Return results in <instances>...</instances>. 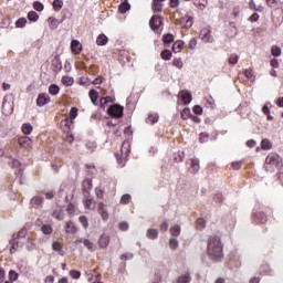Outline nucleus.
Listing matches in <instances>:
<instances>
[{
  "label": "nucleus",
  "instance_id": "obj_63",
  "mask_svg": "<svg viewBox=\"0 0 283 283\" xmlns=\"http://www.w3.org/2000/svg\"><path fill=\"white\" fill-rule=\"evenodd\" d=\"M192 111L195 114L200 115V114H202V106L196 105V106H193Z\"/></svg>",
  "mask_w": 283,
  "mask_h": 283
},
{
  "label": "nucleus",
  "instance_id": "obj_33",
  "mask_svg": "<svg viewBox=\"0 0 283 283\" xmlns=\"http://www.w3.org/2000/svg\"><path fill=\"white\" fill-rule=\"evenodd\" d=\"M132 4H129V2H122L119 4V12H122V14H125V12H128V10H130Z\"/></svg>",
  "mask_w": 283,
  "mask_h": 283
},
{
  "label": "nucleus",
  "instance_id": "obj_9",
  "mask_svg": "<svg viewBox=\"0 0 283 283\" xmlns=\"http://www.w3.org/2000/svg\"><path fill=\"white\" fill-rule=\"evenodd\" d=\"M200 38L203 43H213V35H211V30L209 29H202L200 31Z\"/></svg>",
  "mask_w": 283,
  "mask_h": 283
},
{
  "label": "nucleus",
  "instance_id": "obj_13",
  "mask_svg": "<svg viewBox=\"0 0 283 283\" xmlns=\"http://www.w3.org/2000/svg\"><path fill=\"white\" fill-rule=\"evenodd\" d=\"M71 50L73 54L78 55L81 52H83V44H81L78 40H72Z\"/></svg>",
  "mask_w": 283,
  "mask_h": 283
},
{
  "label": "nucleus",
  "instance_id": "obj_2",
  "mask_svg": "<svg viewBox=\"0 0 283 283\" xmlns=\"http://www.w3.org/2000/svg\"><path fill=\"white\" fill-rule=\"evenodd\" d=\"M280 165H282V157L277 154L272 153L265 158L264 168L266 171H270V174H273L275 169H280Z\"/></svg>",
  "mask_w": 283,
  "mask_h": 283
},
{
  "label": "nucleus",
  "instance_id": "obj_32",
  "mask_svg": "<svg viewBox=\"0 0 283 283\" xmlns=\"http://www.w3.org/2000/svg\"><path fill=\"white\" fill-rule=\"evenodd\" d=\"M181 228L178 224H175L170 228V234L174 235V238H178L180 235Z\"/></svg>",
  "mask_w": 283,
  "mask_h": 283
},
{
  "label": "nucleus",
  "instance_id": "obj_27",
  "mask_svg": "<svg viewBox=\"0 0 283 283\" xmlns=\"http://www.w3.org/2000/svg\"><path fill=\"white\" fill-rule=\"evenodd\" d=\"M88 96L93 103V105H97L96 102L98 101V92L96 90H91Z\"/></svg>",
  "mask_w": 283,
  "mask_h": 283
},
{
  "label": "nucleus",
  "instance_id": "obj_53",
  "mask_svg": "<svg viewBox=\"0 0 283 283\" xmlns=\"http://www.w3.org/2000/svg\"><path fill=\"white\" fill-rule=\"evenodd\" d=\"M76 116H78V108L77 107H72L70 111V118L72 120H74V118H76Z\"/></svg>",
  "mask_w": 283,
  "mask_h": 283
},
{
  "label": "nucleus",
  "instance_id": "obj_14",
  "mask_svg": "<svg viewBox=\"0 0 283 283\" xmlns=\"http://www.w3.org/2000/svg\"><path fill=\"white\" fill-rule=\"evenodd\" d=\"M30 205L34 209H41V207H43V197L41 196L33 197L30 201Z\"/></svg>",
  "mask_w": 283,
  "mask_h": 283
},
{
  "label": "nucleus",
  "instance_id": "obj_5",
  "mask_svg": "<svg viewBox=\"0 0 283 283\" xmlns=\"http://www.w3.org/2000/svg\"><path fill=\"white\" fill-rule=\"evenodd\" d=\"M2 108L7 114H12V112H14V97L6 96L2 103Z\"/></svg>",
  "mask_w": 283,
  "mask_h": 283
},
{
  "label": "nucleus",
  "instance_id": "obj_34",
  "mask_svg": "<svg viewBox=\"0 0 283 283\" xmlns=\"http://www.w3.org/2000/svg\"><path fill=\"white\" fill-rule=\"evenodd\" d=\"M171 56H172V53L169 49H166L161 52V59L164 61H170L171 60Z\"/></svg>",
  "mask_w": 283,
  "mask_h": 283
},
{
  "label": "nucleus",
  "instance_id": "obj_55",
  "mask_svg": "<svg viewBox=\"0 0 283 283\" xmlns=\"http://www.w3.org/2000/svg\"><path fill=\"white\" fill-rule=\"evenodd\" d=\"M172 65H175V67H178V70H182V60L181 59H174L172 61Z\"/></svg>",
  "mask_w": 283,
  "mask_h": 283
},
{
  "label": "nucleus",
  "instance_id": "obj_1",
  "mask_svg": "<svg viewBox=\"0 0 283 283\" xmlns=\"http://www.w3.org/2000/svg\"><path fill=\"white\" fill-rule=\"evenodd\" d=\"M207 253L213 262H222L224 259V249L222 239L219 235H211L209 238Z\"/></svg>",
  "mask_w": 283,
  "mask_h": 283
},
{
  "label": "nucleus",
  "instance_id": "obj_8",
  "mask_svg": "<svg viewBox=\"0 0 283 283\" xmlns=\"http://www.w3.org/2000/svg\"><path fill=\"white\" fill-rule=\"evenodd\" d=\"M252 218L258 224H264L268 220L266 214L263 211L254 210Z\"/></svg>",
  "mask_w": 283,
  "mask_h": 283
},
{
  "label": "nucleus",
  "instance_id": "obj_11",
  "mask_svg": "<svg viewBox=\"0 0 283 283\" xmlns=\"http://www.w3.org/2000/svg\"><path fill=\"white\" fill-rule=\"evenodd\" d=\"M92 179L86 178L82 182V193L83 196H90V191H92Z\"/></svg>",
  "mask_w": 283,
  "mask_h": 283
},
{
  "label": "nucleus",
  "instance_id": "obj_29",
  "mask_svg": "<svg viewBox=\"0 0 283 283\" xmlns=\"http://www.w3.org/2000/svg\"><path fill=\"white\" fill-rule=\"evenodd\" d=\"M52 249L53 251H56L60 255H65V252H63V247L59 242H53L52 243Z\"/></svg>",
  "mask_w": 283,
  "mask_h": 283
},
{
  "label": "nucleus",
  "instance_id": "obj_50",
  "mask_svg": "<svg viewBox=\"0 0 283 283\" xmlns=\"http://www.w3.org/2000/svg\"><path fill=\"white\" fill-rule=\"evenodd\" d=\"M184 21H186L185 25L186 28H191V25H193V18L190 15H186L185 18H182Z\"/></svg>",
  "mask_w": 283,
  "mask_h": 283
},
{
  "label": "nucleus",
  "instance_id": "obj_60",
  "mask_svg": "<svg viewBox=\"0 0 283 283\" xmlns=\"http://www.w3.org/2000/svg\"><path fill=\"white\" fill-rule=\"evenodd\" d=\"M197 45H198V40L197 39H191L189 41V50H196Z\"/></svg>",
  "mask_w": 283,
  "mask_h": 283
},
{
  "label": "nucleus",
  "instance_id": "obj_25",
  "mask_svg": "<svg viewBox=\"0 0 283 283\" xmlns=\"http://www.w3.org/2000/svg\"><path fill=\"white\" fill-rule=\"evenodd\" d=\"M62 83L65 85V87H72V85H74V78L65 75L62 77Z\"/></svg>",
  "mask_w": 283,
  "mask_h": 283
},
{
  "label": "nucleus",
  "instance_id": "obj_36",
  "mask_svg": "<svg viewBox=\"0 0 283 283\" xmlns=\"http://www.w3.org/2000/svg\"><path fill=\"white\" fill-rule=\"evenodd\" d=\"M9 244H11V248H10L11 255L13 253H17V251H19V242H15L14 240H11V241H9Z\"/></svg>",
  "mask_w": 283,
  "mask_h": 283
},
{
  "label": "nucleus",
  "instance_id": "obj_48",
  "mask_svg": "<svg viewBox=\"0 0 283 283\" xmlns=\"http://www.w3.org/2000/svg\"><path fill=\"white\" fill-rule=\"evenodd\" d=\"M239 59H240V57L238 56V54H235V53L231 54V55L229 56V59H228L229 64H230V65H235V63H238Z\"/></svg>",
  "mask_w": 283,
  "mask_h": 283
},
{
  "label": "nucleus",
  "instance_id": "obj_10",
  "mask_svg": "<svg viewBox=\"0 0 283 283\" xmlns=\"http://www.w3.org/2000/svg\"><path fill=\"white\" fill-rule=\"evenodd\" d=\"M82 202H83L85 209H90V210L96 209V200H94V198H91L90 195L84 196Z\"/></svg>",
  "mask_w": 283,
  "mask_h": 283
},
{
  "label": "nucleus",
  "instance_id": "obj_49",
  "mask_svg": "<svg viewBox=\"0 0 283 283\" xmlns=\"http://www.w3.org/2000/svg\"><path fill=\"white\" fill-rule=\"evenodd\" d=\"M69 275H71V277L73 280H80L81 279V271H77V270H71L69 272Z\"/></svg>",
  "mask_w": 283,
  "mask_h": 283
},
{
  "label": "nucleus",
  "instance_id": "obj_15",
  "mask_svg": "<svg viewBox=\"0 0 283 283\" xmlns=\"http://www.w3.org/2000/svg\"><path fill=\"white\" fill-rule=\"evenodd\" d=\"M18 143L21 147L28 148V147H32V138L28 137V136H22L18 139Z\"/></svg>",
  "mask_w": 283,
  "mask_h": 283
},
{
  "label": "nucleus",
  "instance_id": "obj_40",
  "mask_svg": "<svg viewBox=\"0 0 283 283\" xmlns=\"http://www.w3.org/2000/svg\"><path fill=\"white\" fill-rule=\"evenodd\" d=\"M213 201H214L217 205H222V202H224V196H222L221 192H218V193L214 195Z\"/></svg>",
  "mask_w": 283,
  "mask_h": 283
},
{
  "label": "nucleus",
  "instance_id": "obj_61",
  "mask_svg": "<svg viewBox=\"0 0 283 283\" xmlns=\"http://www.w3.org/2000/svg\"><path fill=\"white\" fill-rule=\"evenodd\" d=\"M120 260L127 262V260H134V254L133 253H126V254H123L120 256Z\"/></svg>",
  "mask_w": 283,
  "mask_h": 283
},
{
  "label": "nucleus",
  "instance_id": "obj_58",
  "mask_svg": "<svg viewBox=\"0 0 283 283\" xmlns=\"http://www.w3.org/2000/svg\"><path fill=\"white\" fill-rule=\"evenodd\" d=\"M205 227H207V221H205V219H198L197 229H205Z\"/></svg>",
  "mask_w": 283,
  "mask_h": 283
},
{
  "label": "nucleus",
  "instance_id": "obj_51",
  "mask_svg": "<svg viewBox=\"0 0 283 283\" xmlns=\"http://www.w3.org/2000/svg\"><path fill=\"white\" fill-rule=\"evenodd\" d=\"M129 200H132V196L129 193L123 195L120 198V203L129 205Z\"/></svg>",
  "mask_w": 283,
  "mask_h": 283
},
{
  "label": "nucleus",
  "instance_id": "obj_43",
  "mask_svg": "<svg viewBox=\"0 0 283 283\" xmlns=\"http://www.w3.org/2000/svg\"><path fill=\"white\" fill-rule=\"evenodd\" d=\"M53 8H54L55 12L61 11V8H63V0H54Z\"/></svg>",
  "mask_w": 283,
  "mask_h": 283
},
{
  "label": "nucleus",
  "instance_id": "obj_12",
  "mask_svg": "<svg viewBox=\"0 0 283 283\" xmlns=\"http://www.w3.org/2000/svg\"><path fill=\"white\" fill-rule=\"evenodd\" d=\"M48 103H50V95L46 93L39 94L36 99L38 107H43L44 105H48Z\"/></svg>",
  "mask_w": 283,
  "mask_h": 283
},
{
  "label": "nucleus",
  "instance_id": "obj_57",
  "mask_svg": "<svg viewBox=\"0 0 283 283\" xmlns=\"http://www.w3.org/2000/svg\"><path fill=\"white\" fill-rule=\"evenodd\" d=\"M95 196H96V198L103 199V196H104L103 188L96 187L95 188Z\"/></svg>",
  "mask_w": 283,
  "mask_h": 283
},
{
  "label": "nucleus",
  "instance_id": "obj_41",
  "mask_svg": "<svg viewBox=\"0 0 283 283\" xmlns=\"http://www.w3.org/2000/svg\"><path fill=\"white\" fill-rule=\"evenodd\" d=\"M28 19L29 21H33V22L39 21V13H36V11H30L28 13Z\"/></svg>",
  "mask_w": 283,
  "mask_h": 283
},
{
  "label": "nucleus",
  "instance_id": "obj_23",
  "mask_svg": "<svg viewBox=\"0 0 283 283\" xmlns=\"http://www.w3.org/2000/svg\"><path fill=\"white\" fill-rule=\"evenodd\" d=\"M190 282H191V273L189 272L179 276L177 280V283H190Z\"/></svg>",
  "mask_w": 283,
  "mask_h": 283
},
{
  "label": "nucleus",
  "instance_id": "obj_21",
  "mask_svg": "<svg viewBox=\"0 0 283 283\" xmlns=\"http://www.w3.org/2000/svg\"><path fill=\"white\" fill-rule=\"evenodd\" d=\"M22 132H23V134H25V136H30V134H32V132H34V127L30 123L23 124Z\"/></svg>",
  "mask_w": 283,
  "mask_h": 283
},
{
  "label": "nucleus",
  "instance_id": "obj_42",
  "mask_svg": "<svg viewBox=\"0 0 283 283\" xmlns=\"http://www.w3.org/2000/svg\"><path fill=\"white\" fill-rule=\"evenodd\" d=\"M41 231H42V233H44V235H51V233H52V226L44 224V226H42Z\"/></svg>",
  "mask_w": 283,
  "mask_h": 283
},
{
  "label": "nucleus",
  "instance_id": "obj_18",
  "mask_svg": "<svg viewBox=\"0 0 283 283\" xmlns=\"http://www.w3.org/2000/svg\"><path fill=\"white\" fill-rule=\"evenodd\" d=\"M261 273H263V275H275V270H273L269 264H263L261 266Z\"/></svg>",
  "mask_w": 283,
  "mask_h": 283
},
{
  "label": "nucleus",
  "instance_id": "obj_59",
  "mask_svg": "<svg viewBox=\"0 0 283 283\" xmlns=\"http://www.w3.org/2000/svg\"><path fill=\"white\" fill-rule=\"evenodd\" d=\"M27 234H28V229L22 228V229L18 232L17 238H18V239L25 238Z\"/></svg>",
  "mask_w": 283,
  "mask_h": 283
},
{
  "label": "nucleus",
  "instance_id": "obj_20",
  "mask_svg": "<svg viewBox=\"0 0 283 283\" xmlns=\"http://www.w3.org/2000/svg\"><path fill=\"white\" fill-rule=\"evenodd\" d=\"M182 48H185V42L184 41H177L172 45V52H175V54H178L179 52L182 51Z\"/></svg>",
  "mask_w": 283,
  "mask_h": 283
},
{
  "label": "nucleus",
  "instance_id": "obj_19",
  "mask_svg": "<svg viewBox=\"0 0 283 283\" xmlns=\"http://www.w3.org/2000/svg\"><path fill=\"white\" fill-rule=\"evenodd\" d=\"M200 171V159L193 158L191 159V172L198 174Z\"/></svg>",
  "mask_w": 283,
  "mask_h": 283
},
{
  "label": "nucleus",
  "instance_id": "obj_46",
  "mask_svg": "<svg viewBox=\"0 0 283 283\" xmlns=\"http://www.w3.org/2000/svg\"><path fill=\"white\" fill-rule=\"evenodd\" d=\"M28 20L25 18H20L15 21V28H25Z\"/></svg>",
  "mask_w": 283,
  "mask_h": 283
},
{
  "label": "nucleus",
  "instance_id": "obj_45",
  "mask_svg": "<svg viewBox=\"0 0 283 283\" xmlns=\"http://www.w3.org/2000/svg\"><path fill=\"white\" fill-rule=\"evenodd\" d=\"M33 8L36 12H43V10H45V7L40 1L33 2Z\"/></svg>",
  "mask_w": 283,
  "mask_h": 283
},
{
  "label": "nucleus",
  "instance_id": "obj_47",
  "mask_svg": "<svg viewBox=\"0 0 283 283\" xmlns=\"http://www.w3.org/2000/svg\"><path fill=\"white\" fill-rule=\"evenodd\" d=\"M78 222L82 224V227H83L84 229H87V227H90V223H88V221H87V217H85V216H81V217L78 218Z\"/></svg>",
  "mask_w": 283,
  "mask_h": 283
},
{
  "label": "nucleus",
  "instance_id": "obj_4",
  "mask_svg": "<svg viewBox=\"0 0 283 283\" xmlns=\"http://www.w3.org/2000/svg\"><path fill=\"white\" fill-rule=\"evenodd\" d=\"M124 107L120 104H113L107 108V114L112 118H123Z\"/></svg>",
  "mask_w": 283,
  "mask_h": 283
},
{
  "label": "nucleus",
  "instance_id": "obj_24",
  "mask_svg": "<svg viewBox=\"0 0 283 283\" xmlns=\"http://www.w3.org/2000/svg\"><path fill=\"white\" fill-rule=\"evenodd\" d=\"M146 237L149 240H156L158 238V230L156 229H148L146 232Z\"/></svg>",
  "mask_w": 283,
  "mask_h": 283
},
{
  "label": "nucleus",
  "instance_id": "obj_16",
  "mask_svg": "<svg viewBox=\"0 0 283 283\" xmlns=\"http://www.w3.org/2000/svg\"><path fill=\"white\" fill-rule=\"evenodd\" d=\"M109 244V235L102 234L98 239V247L99 249H107V245Z\"/></svg>",
  "mask_w": 283,
  "mask_h": 283
},
{
  "label": "nucleus",
  "instance_id": "obj_26",
  "mask_svg": "<svg viewBox=\"0 0 283 283\" xmlns=\"http://www.w3.org/2000/svg\"><path fill=\"white\" fill-rule=\"evenodd\" d=\"M60 92H61V88L59 87V85L51 84L49 86V94H51V96H56V94H59Z\"/></svg>",
  "mask_w": 283,
  "mask_h": 283
},
{
  "label": "nucleus",
  "instance_id": "obj_64",
  "mask_svg": "<svg viewBox=\"0 0 283 283\" xmlns=\"http://www.w3.org/2000/svg\"><path fill=\"white\" fill-rule=\"evenodd\" d=\"M270 8H277V0H266Z\"/></svg>",
  "mask_w": 283,
  "mask_h": 283
},
{
  "label": "nucleus",
  "instance_id": "obj_35",
  "mask_svg": "<svg viewBox=\"0 0 283 283\" xmlns=\"http://www.w3.org/2000/svg\"><path fill=\"white\" fill-rule=\"evenodd\" d=\"M181 118L182 120H187V118H191V109L186 107L181 111Z\"/></svg>",
  "mask_w": 283,
  "mask_h": 283
},
{
  "label": "nucleus",
  "instance_id": "obj_44",
  "mask_svg": "<svg viewBox=\"0 0 283 283\" xmlns=\"http://www.w3.org/2000/svg\"><path fill=\"white\" fill-rule=\"evenodd\" d=\"M261 147L264 150L271 149V147H273V144H271V142L269 139H263L261 142Z\"/></svg>",
  "mask_w": 283,
  "mask_h": 283
},
{
  "label": "nucleus",
  "instance_id": "obj_54",
  "mask_svg": "<svg viewBox=\"0 0 283 283\" xmlns=\"http://www.w3.org/2000/svg\"><path fill=\"white\" fill-rule=\"evenodd\" d=\"M178 241H177V239H174V238H171L170 240H169V247H170V249H172L174 251H176V249H178Z\"/></svg>",
  "mask_w": 283,
  "mask_h": 283
},
{
  "label": "nucleus",
  "instance_id": "obj_3",
  "mask_svg": "<svg viewBox=\"0 0 283 283\" xmlns=\"http://www.w3.org/2000/svg\"><path fill=\"white\" fill-rule=\"evenodd\" d=\"M130 144H129V140H125L123 144H122V147H120V154H115V157H116V160H117V164L119 167H125V165H127V158L130 154Z\"/></svg>",
  "mask_w": 283,
  "mask_h": 283
},
{
  "label": "nucleus",
  "instance_id": "obj_30",
  "mask_svg": "<svg viewBox=\"0 0 283 283\" xmlns=\"http://www.w3.org/2000/svg\"><path fill=\"white\" fill-rule=\"evenodd\" d=\"M107 41H108L107 35H105V34H99V35L97 36V39H96V44H97V45H107Z\"/></svg>",
  "mask_w": 283,
  "mask_h": 283
},
{
  "label": "nucleus",
  "instance_id": "obj_56",
  "mask_svg": "<svg viewBox=\"0 0 283 283\" xmlns=\"http://www.w3.org/2000/svg\"><path fill=\"white\" fill-rule=\"evenodd\" d=\"M107 103H114V98H112V96L101 98V105H107Z\"/></svg>",
  "mask_w": 283,
  "mask_h": 283
},
{
  "label": "nucleus",
  "instance_id": "obj_38",
  "mask_svg": "<svg viewBox=\"0 0 283 283\" xmlns=\"http://www.w3.org/2000/svg\"><path fill=\"white\" fill-rule=\"evenodd\" d=\"M271 52H272V56H275V57L281 56L282 48H280L277 45H273Z\"/></svg>",
  "mask_w": 283,
  "mask_h": 283
},
{
  "label": "nucleus",
  "instance_id": "obj_31",
  "mask_svg": "<svg viewBox=\"0 0 283 283\" xmlns=\"http://www.w3.org/2000/svg\"><path fill=\"white\" fill-rule=\"evenodd\" d=\"M52 217L61 222L62 220H64L65 214L63 213V210H54Z\"/></svg>",
  "mask_w": 283,
  "mask_h": 283
},
{
  "label": "nucleus",
  "instance_id": "obj_28",
  "mask_svg": "<svg viewBox=\"0 0 283 283\" xmlns=\"http://www.w3.org/2000/svg\"><path fill=\"white\" fill-rule=\"evenodd\" d=\"M160 117L158 116V114L153 113L148 115V118L146 119V123H150V125H155V123H158V119Z\"/></svg>",
  "mask_w": 283,
  "mask_h": 283
},
{
  "label": "nucleus",
  "instance_id": "obj_7",
  "mask_svg": "<svg viewBox=\"0 0 283 283\" xmlns=\"http://www.w3.org/2000/svg\"><path fill=\"white\" fill-rule=\"evenodd\" d=\"M75 243L83 244L87 249V251H90V253H94V251H96V245L88 239H77Z\"/></svg>",
  "mask_w": 283,
  "mask_h": 283
},
{
  "label": "nucleus",
  "instance_id": "obj_22",
  "mask_svg": "<svg viewBox=\"0 0 283 283\" xmlns=\"http://www.w3.org/2000/svg\"><path fill=\"white\" fill-rule=\"evenodd\" d=\"M65 232L71 233V234L76 233V226H74V222H72V221L66 222Z\"/></svg>",
  "mask_w": 283,
  "mask_h": 283
},
{
  "label": "nucleus",
  "instance_id": "obj_39",
  "mask_svg": "<svg viewBox=\"0 0 283 283\" xmlns=\"http://www.w3.org/2000/svg\"><path fill=\"white\" fill-rule=\"evenodd\" d=\"M9 280L10 282H17L19 280V273L14 270L9 271Z\"/></svg>",
  "mask_w": 283,
  "mask_h": 283
},
{
  "label": "nucleus",
  "instance_id": "obj_37",
  "mask_svg": "<svg viewBox=\"0 0 283 283\" xmlns=\"http://www.w3.org/2000/svg\"><path fill=\"white\" fill-rule=\"evenodd\" d=\"M163 39H164V43H168V45L174 43L175 41L174 34L171 33L164 34Z\"/></svg>",
  "mask_w": 283,
  "mask_h": 283
},
{
  "label": "nucleus",
  "instance_id": "obj_52",
  "mask_svg": "<svg viewBox=\"0 0 283 283\" xmlns=\"http://www.w3.org/2000/svg\"><path fill=\"white\" fill-rule=\"evenodd\" d=\"M86 149H87V154H92V151H94V149H96V144L88 142L85 145Z\"/></svg>",
  "mask_w": 283,
  "mask_h": 283
},
{
  "label": "nucleus",
  "instance_id": "obj_17",
  "mask_svg": "<svg viewBox=\"0 0 283 283\" xmlns=\"http://www.w3.org/2000/svg\"><path fill=\"white\" fill-rule=\"evenodd\" d=\"M180 96H181V101L185 103V105H189V103H191L192 101V95H191V92L189 91H182L180 93Z\"/></svg>",
  "mask_w": 283,
  "mask_h": 283
},
{
  "label": "nucleus",
  "instance_id": "obj_62",
  "mask_svg": "<svg viewBox=\"0 0 283 283\" xmlns=\"http://www.w3.org/2000/svg\"><path fill=\"white\" fill-rule=\"evenodd\" d=\"M175 160L177 163H182V160H185V151L179 153L178 156L175 157Z\"/></svg>",
  "mask_w": 283,
  "mask_h": 283
},
{
  "label": "nucleus",
  "instance_id": "obj_6",
  "mask_svg": "<svg viewBox=\"0 0 283 283\" xmlns=\"http://www.w3.org/2000/svg\"><path fill=\"white\" fill-rule=\"evenodd\" d=\"M150 29L156 32V30L160 29V25H163V17L160 15H153L149 20Z\"/></svg>",
  "mask_w": 283,
  "mask_h": 283
}]
</instances>
